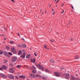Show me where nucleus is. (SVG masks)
Segmentation results:
<instances>
[{"label":"nucleus","instance_id":"nucleus-48","mask_svg":"<svg viewBox=\"0 0 80 80\" xmlns=\"http://www.w3.org/2000/svg\"><path fill=\"white\" fill-rule=\"evenodd\" d=\"M71 41H73V38H71Z\"/></svg>","mask_w":80,"mask_h":80},{"label":"nucleus","instance_id":"nucleus-61","mask_svg":"<svg viewBox=\"0 0 80 80\" xmlns=\"http://www.w3.org/2000/svg\"><path fill=\"white\" fill-rule=\"evenodd\" d=\"M72 11H73V10H72Z\"/></svg>","mask_w":80,"mask_h":80},{"label":"nucleus","instance_id":"nucleus-56","mask_svg":"<svg viewBox=\"0 0 80 80\" xmlns=\"http://www.w3.org/2000/svg\"><path fill=\"white\" fill-rule=\"evenodd\" d=\"M56 1H57V0H55L54 1V2H56Z\"/></svg>","mask_w":80,"mask_h":80},{"label":"nucleus","instance_id":"nucleus-15","mask_svg":"<svg viewBox=\"0 0 80 80\" xmlns=\"http://www.w3.org/2000/svg\"><path fill=\"white\" fill-rule=\"evenodd\" d=\"M71 79L72 80H75V77L73 76H71Z\"/></svg>","mask_w":80,"mask_h":80},{"label":"nucleus","instance_id":"nucleus-12","mask_svg":"<svg viewBox=\"0 0 80 80\" xmlns=\"http://www.w3.org/2000/svg\"><path fill=\"white\" fill-rule=\"evenodd\" d=\"M30 75L32 78H35V75L34 74H31Z\"/></svg>","mask_w":80,"mask_h":80},{"label":"nucleus","instance_id":"nucleus-63","mask_svg":"<svg viewBox=\"0 0 80 80\" xmlns=\"http://www.w3.org/2000/svg\"><path fill=\"white\" fill-rule=\"evenodd\" d=\"M40 10H42V9H41Z\"/></svg>","mask_w":80,"mask_h":80},{"label":"nucleus","instance_id":"nucleus-2","mask_svg":"<svg viewBox=\"0 0 80 80\" xmlns=\"http://www.w3.org/2000/svg\"><path fill=\"white\" fill-rule=\"evenodd\" d=\"M54 74L57 77H60V75H61L60 73L58 72H55L54 73Z\"/></svg>","mask_w":80,"mask_h":80},{"label":"nucleus","instance_id":"nucleus-58","mask_svg":"<svg viewBox=\"0 0 80 80\" xmlns=\"http://www.w3.org/2000/svg\"><path fill=\"white\" fill-rule=\"evenodd\" d=\"M76 76H78V74H76Z\"/></svg>","mask_w":80,"mask_h":80},{"label":"nucleus","instance_id":"nucleus-35","mask_svg":"<svg viewBox=\"0 0 80 80\" xmlns=\"http://www.w3.org/2000/svg\"><path fill=\"white\" fill-rule=\"evenodd\" d=\"M71 6L72 9H74V8H73V6L72 5H71Z\"/></svg>","mask_w":80,"mask_h":80},{"label":"nucleus","instance_id":"nucleus-49","mask_svg":"<svg viewBox=\"0 0 80 80\" xmlns=\"http://www.w3.org/2000/svg\"><path fill=\"white\" fill-rule=\"evenodd\" d=\"M64 11H63L62 12V13L63 14V12H64Z\"/></svg>","mask_w":80,"mask_h":80},{"label":"nucleus","instance_id":"nucleus-22","mask_svg":"<svg viewBox=\"0 0 80 80\" xmlns=\"http://www.w3.org/2000/svg\"><path fill=\"white\" fill-rule=\"evenodd\" d=\"M32 73H37V71H36V70H32Z\"/></svg>","mask_w":80,"mask_h":80},{"label":"nucleus","instance_id":"nucleus-36","mask_svg":"<svg viewBox=\"0 0 80 80\" xmlns=\"http://www.w3.org/2000/svg\"><path fill=\"white\" fill-rule=\"evenodd\" d=\"M0 70H3V68H2L0 67Z\"/></svg>","mask_w":80,"mask_h":80},{"label":"nucleus","instance_id":"nucleus-31","mask_svg":"<svg viewBox=\"0 0 80 80\" xmlns=\"http://www.w3.org/2000/svg\"><path fill=\"white\" fill-rule=\"evenodd\" d=\"M17 46L20 48V45L19 44H17Z\"/></svg>","mask_w":80,"mask_h":80},{"label":"nucleus","instance_id":"nucleus-9","mask_svg":"<svg viewBox=\"0 0 80 80\" xmlns=\"http://www.w3.org/2000/svg\"><path fill=\"white\" fill-rule=\"evenodd\" d=\"M19 78H22V79H25V78L26 77L25 76H19Z\"/></svg>","mask_w":80,"mask_h":80},{"label":"nucleus","instance_id":"nucleus-26","mask_svg":"<svg viewBox=\"0 0 80 80\" xmlns=\"http://www.w3.org/2000/svg\"><path fill=\"white\" fill-rule=\"evenodd\" d=\"M4 63H7L8 62V61L6 59H4Z\"/></svg>","mask_w":80,"mask_h":80},{"label":"nucleus","instance_id":"nucleus-45","mask_svg":"<svg viewBox=\"0 0 80 80\" xmlns=\"http://www.w3.org/2000/svg\"><path fill=\"white\" fill-rule=\"evenodd\" d=\"M18 36H20V34H19V33H18Z\"/></svg>","mask_w":80,"mask_h":80},{"label":"nucleus","instance_id":"nucleus-47","mask_svg":"<svg viewBox=\"0 0 80 80\" xmlns=\"http://www.w3.org/2000/svg\"><path fill=\"white\" fill-rule=\"evenodd\" d=\"M4 39L5 40H6L7 39V38H4Z\"/></svg>","mask_w":80,"mask_h":80},{"label":"nucleus","instance_id":"nucleus-18","mask_svg":"<svg viewBox=\"0 0 80 80\" xmlns=\"http://www.w3.org/2000/svg\"><path fill=\"white\" fill-rule=\"evenodd\" d=\"M31 70H33L36 68L34 66H32V67H31Z\"/></svg>","mask_w":80,"mask_h":80},{"label":"nucleus","instance_id":"nucleus-46","mask_svg":"<svg viewBox=\"0 0 80 80\" xmlns=\"http://www.w3.org/2000/svg\"><path fill=\"white\" fill-rule=\"evenodd\" d=\"M11 1L12 2H14V0H11Z\"/></svg>","mask_w":80,"mask_h":80},{"label":"nucleus","instance_id":"nucleus-16","mask_svg":"<svg viewBox=\"0 0 80 80\" xmlns=\"http://www.w3.org/2000/svg\"><path fill=\"white\" fill-rule=\"evenodd\" d=\"M4 54L5 56H7L8 55V52L7 51H4Z\"/></svg>","mask_w":80,"mask_h":80},{"label":"nucleus","instance_id":"nucleus-10","mask_svg":"<svg viewBox=\"0 0 80 80\" xmlns=\"http://www.w3.org/2000/svg\"><path fill=\"white\" fill-rule=\"evenodd\" d=\"M50 61L51 63H55V61L53 59H51L50 60Z\"/></svg>","mask_w":80,"mask_h":80},{"label":"nucleus","instance_id":"nucleus-14","mask_svg":"<svg viewBox=\"0 0 80 80\" xmlns=\"http://www.w3.org/2000/svg\"><path fill=\"white\" fill-rule=\"evenodd\" d=\"M11 51L12 52H15V48L12 47L11 48Z\"/></svg>","mask_w":80,"mask_h":80},{"label":"nucleus","instance_id":"nucleus-30","mask_svg":"<svg viewBox=\"0 0 80 80\" xmlns=\"http://www.w3.org/2000/svg\"><path fill=\"white\" fill-rule=\"evenodd\" d=\"M26 68H28V69H30V70H31V67H30H30H29L28 66H27L26 67Z\"/></svg>","mask_w":80,"mask_h":80},{"label":"nucleus","instance_id":"nucleus-13","mask_svg":"<svg viewBox=\"0 0 80 80\" xmlns=\"http://www.w3.org/2000/svg\"><path fill=\"white\" fill-rule=\"evenodd\" d=\"M36 78H41V76H40V75L38 74L37 75H36Z\"/></svg>","mask_w":80,"mask_h":80},{"label":"nucleus","instance_id":"nucleus-32","mask_svg":"<svg viewBox=\"0 0 80 80\" xmlns=\"http://www.w3.org/2000/svg\"><path fill=\"white\" fill-rule=\"evenodd\" d=\"M33 63H35V59L34 58L33 59Z\"/></svg>","mask_w":80,"mask_h":80},{"label":"nucleus","instance_id":"nucleus-27","mask_svg":"<svg viewBox=\"0 0 80 80\" xmlns=\"http://www.w3.org/2000/svg\"><path fill=\"white\" fill-rule=\"evenodd\" d=\"M17 68H21V65H18L17 66Z\"/></svg>","mask_w":80,"mask_h":80},{"label":"nucleus","instance_id":"nucleus-8","mask_svg":"<svg viewBox=\"0 0 80 80\" xmlns=\"http://www.w3.org/2000/svg\"><path fill=\"white\" fill-rule=\"evenodd\" d=\"M26 55V54L25 53H24L23 54H22L21 56V57L22 58H25V56Z\"/></svg>","mask_w":80,"mask_h":80},{"label":"nucleus","instance_id":"nucleus-44","mask_svg":"<svg viewBox=\"0 0 80 80\" xmlns=\"http://www.w3.org/2000/svg\"><path fill=\"white\" fill-rule=\"evenodd\" d=\"M77 80H80V78H77Z\"/></svg>","mask_w":80,"mask_h":80},{"label":"nucleus","instance_id":"nucleus-62","mask_svg":"<svg viewBox=\"0 0 80 80\" xmlns=\"http://www.w3.org/2000/svg\"><path fill=\"white\" fill-rule=\"evenodd\" d=\"M56 7H57V6H56Z\"/></svg>","mask_w":80,"mask_h":80},{"label":"nucleus","instance_id":"nucleus-40","mask_svg":"<svg viewBox=\"0 0 80 80\" xmlns=\"http://www.w3.org/2000/svg\"><path fill=\"white\" fill-rule=\"evenodd\" d=\"M38 73H42V72H41V71H39L38 72Z\"/></svg>","mask_w":80,"mask_h":80},{"label":"nucleus","instance_id":"nucleus-3","mask_svg":"<svg viewBox=\"0 0 80 80\" xmlns=\"http://www.w3.org/2000/svg\"><path fill=\"white\" fill-rule=\"evenodd\" d=\"M17 60V58L16 57H13L12 58V60L13 62H15Z\"/></svg>","mask_w":80,"mask_h":80},{"label":"nucleus","instance_id":"nucleus-33","mask_svg":"<svg viewBox=\"0 0 80 80\" xmlns=\"http://www.w3.org/2000/svg\"><path fill=\"white\" fill-rule=\"evenodd\" d=\"M9 55H12V53L11 52H8Z\"/></svg>","mask_w":80,"mask_h":80},{"label":"nucleus","instance_id":"nucleus-25","mask_svg":"<svg viewBox=\"0 0 80 80\" xmlns=\"http://www.w3.org/2000/svg\"><path fill=\"white\" fill-rule=\"evenodd\" d=\"M3 53V52L2 51V50H0V55H2Z\"/></svg>","mask_w":80,"mask_h":80},{"label":"nucleus","instance_id":"nucleus-42","mask_svg":"<svg viewBox=\"0 0 80 80\" xmlns=\"http://www.w3.org/2000/svg\"><path fill=\"white\" fill-rule=\"evenodd\" d=\"M4 30H5V31H7V28H5Z\"/></svg>","mask_w":80,"mask_h":80},{"label":"nucleus","instance_id":"nucleus-51","mask_svg":"<svg viewBox=\"0 0 80 80\" xmlns=\"http://www.w3.org/2000/svg\"><path fill=\"white\" fill-rule=\"evenodd\" d=\"M70 22H71L70 21L69 23L68 24V25H69V24H70Z\"/></svg>","mask_w":80,"mask_h":80},{"label":"nucleus","instance_id":"nucleus-23","mask_svg":"<svg viewBox=\"0 0 80 80\" xmlns=\"http://www.w3.org/2000/svg\"><path fill=\"white\" fill-rule=\"evenodd\" d=\"M40 66H41V65H40V64H37L36 65V67H39V68H40Z\"/></svg>","mask_w":80,"mask_h":80},{"label":"nucleus","instance_id":"nucleus-54","mask_svg":"<svg viewBox=\"0 0 80 80\" xmlns=\"http://www.w3.org/2000/svg\"><path fill=\"white\" fill-rule=\"evenodd\" d=\"M49 7H51V5H49Z\"/></svg>","mask_w":80,"mask_h":80},{"label":"nucleus","instance_id":"nucleus-20","mask_svg":"<svg viewBox=\"0 0 80 80\" xmlns=\"http://www.w3.org/2000/svg\"><path fill=\"white\" fill-rule=\"evenodd\" d=\"M21 46L22 47H23L24 48H25V47H27L26 45L24 44H21Z\"/></svg>","mask_w":80,"mask_h":80},{"label":"nucleus","instance_id":"nucleus-28","mask_svg":"<svg viewBox=\"0 0 80 80\" xmlns=\"http://www.w3.org/2000/svg\"><path fill=\"white\" fill-rule=\"evenodd\" d=\"M10 43L11 44H13L14 43V42L13 41H11L10 42Z\"/></svg>","mask_w":80,"mask_h":80},{"label":"nucleus","instance_id":"nucleus-53","mask_svg":"<svg viewBox=\"0 0 80 80\" xmlns=\"http://www.w3.org/2000/svg\"><path fill=\"white\" fill-rule=\"evenodd\" d=\"M16 78H17V79H18V78L17 77H16Z\"/></svg>","mask_w":80,"mask_h":80},{"label":"nucleus","instance_id":"nucleus-60","mask_svg":"<svg viewBox=\"0 0 80 80\" xmlns=\"http://www.w3.org/2000/svg\"><path fill=\"white\" fill-rule=\"evenodd\" d=\"M45 13H47V11H45Z\"/></svg>","mask_w":80,"mask_h":80},{"label":"nucleus","instance_id":"nucleus-29","mask_svg":"<svg viewBox=\"0 0 80 80\" xmlns=\"http://www.w3.org/2000/svg\"><path fill=\"white\" fill-rule=\"evenodd\" d=\"M46 72H49V70L47 69H45Z\"/></svg>","mask_w":80,"mask_h":80},{"label":"nucleus","instance_id":"nucleus-1","mask_svg":"<svg viewBox=\"0 0 80 80\" xmlns=\"http://www.w3.org/2000/svg\"><path fill=\"white\" fill-rule=\"evenodd\" d=\"M0 77H1L4 78H7V76L2 73L0 74Z\"/></svg>","mask_w":80,"mask_h":80},{"label":"nucleus","instance_id":"nucleus-43","mask_svg":"<svg viewBox=\"0 0 80 80\" xmlns=\"http://www.w3.org/2000/svg\"><path fill=\"white\" fill-rule=\"evenodd\" d=\"M65 5V4H62V5H61V6H62V7H63V5Z\"/></svg>","mask_w":80,"mask_h":80},{"label":"nucleus","instance_id":"nucleus-64","mask_svg":"<svg viewBox=\"0 0 80 80\" xmlns=\"http://www.w3.org/2000/svg\"><path fill=\"white\" fill-rule=\"evenodd\" d=\"M23 40H24V39H23Z\"/></svg>","mask_w":80,"mask_h":80},{"label":"nucleus","instance_id":"nucleus-55","mask_svg":"<svg viewBox=\"0 0 80 80\" xmlns=\"http://www.w3.org/2000/svg\"><path fill=\"white\" fill-rule=\"evenodd\" d=\"M54 13H55V12H53V13H52V14H53H53H54Z\"/></svg>","mask_w":80,"mask_h":80},{"label":"nucleus","instance_id":"nucleus-6","mask_svg":"<svg viewBox=\"0 0 80 80\" xmlns=\"http://www.w3.org/2000/svg\"><path fill=\"white\" fill-rule=\"evenodd\" d=\"M9 72L10 73H14V70L12 68H9Z\"/></svg>","mask_w":80,"mask_h":80},{"label":"nucleus","instance_id":"nucleus-19","mask_svg":"<svg viewBox=\"0 0 80 80\" xmlns=\"http://www.w3.org/2000/svg\"><path fill=\"white\" fill-rule=\"evenodd\" d=\"M75 58L76 59H78L79 58V56H78V55L75 56Z\"/></svg>","mask_w":80,"mask_h":80},{"label":"nucleus","instance_id":"nucleus-5","mask_svg":"<svg viewBox=\"0 0 80 80\" xmlns=\"http://www.w3.org/2000/svg\"><path fill=\"white\" fill-rule=\"evenodd\" d=\"M64 77H65V78H69L70 77V75H69V74L68 73H65L64 75Z\"/></svg>","mask_w":80,"mask_h":80},{"label":"nucleus","instance_id":"nucleus-52","mask_svg":"<svg viewBox=\"0 0 80 80\" xmlns=\"http://www.w3.org/2000/svg\"><path fill=\"white\" fill-rule=\"evenodd\" d=\"M52 11L53 12V11H54V9H52Z\"/></svg>","mask_w":80,"mask_h":80},{"label":"nucleus","instance_id":"nucleus-4","mask_svg":"<svg viewBox=\"0 0 80 80\" xmlns=\"http://www.w3.org/2000/svg\"><path fill=\"white\" fill-rule=\"evenodd\" d=\"M9 78L10 79H14V76L11 74L9 76Z\"/></svg>","mask_w":80,"mask_h":80},{"label":"nucleus","instance_id":"nucleus-59","mask_svg":"<svg viewBox=\"0 0 80 80\" xmlns=\"http://www.w3.org/2000/svg\"><path fill=\"white\" fill-rule=\"evenodd\" d=\"M43 12H42V14H43Z\"/></svg>","mask_w":80,"mask_h":80},{"label":"nucleus","instance_id":"nucleus-41","mask_svg":"<svg viewBox=\"0 0 80 80\" xmlns=\"http://www.w3.org/2000/svg\"><path fill=\"white\" fill-rule=\"evenodd\" d=\"M59 2V0H58L56 2V4H57V2Z\"/></svg>","mask_w":80,"mask_h":80},{"label":"nucleus","instance_id":"nucleus-39","mask_svg":"<svg viewBox=\"0 0 80 80\" xmlns=\"http://www.w3.org/2000/svg\"><path fill=\"white\" fill-rule=\"evenodd\" d=\"M50 41H51V42H54V41H53V40H50Z\"/></svg>","mask_w":80,"mask_h":80},{"label":"nucleus","instance_id":"nucleus-21","mask_svg":"<svg viewBox=\"0 0 80 80\" xmlns=\"http://www.w3.org/2000/svg\"><path fill=\"white\" fill-rule=\"evenodd\" d=\"M31 56V55H30V54H28L26 56V58H29Z\"/></svg>","mask_w":80,"mask_h":80},{"label":"nucleus","instance_id":"nucleus-11","mask_svg":"<svg viewBox=\"0 0 80 80\" xmlns=\"http://www.w3.org/2000/svg\"><path fill=\"white\" fill-rule=\"evenodd\" d=\"M39 68L41 69L42 70H44V67L42 66H40Z\"/></svg>","mask_w":80,"mask_h":80},{"label":"nucleus","instance_id":"nucleus-37","mask_svg":"<svg viewBox=\"0 0 80 80\" xmlns=\"http://www.w3.org/2000/svg\"><path fill=\"white\" fill-rule=\"evenodd\" d=\"M0 36H3V37H5V35L4 34H2V35H1Z\"/></svg>","mask_w":80,"mask_h":80},{"label":"nucleus","instance_id":"nucleus-57","mask_svg":"<svg viewBox=\"0 0 80 80\" xmlns=\"http://www.w3.org/2000/svg\"><path fill=\"white\" fill-rule=\"evenodd\" d=\"M63 69H64V68H61V70H63Z\"/></svg>","mask_w":80,"mask_h":80},{"label":"nucleus","instance_id":"nucleus-24","mask_svg":"<svg viewBox=\"0 0 80 80\" xmlns=\"http://www.w3.org/2000/svg\"><path fill=\"white\" fill-rule=\"evenodd\" d=\"M44 47L46 48V49H47L48 50V48H47V45L45 44L44 45Z\"/></svg>","mask_w":80,"mask_h":80},{"label":"nucleus","instance_id":"nucleus-34","mask_svg":"<svg viewBox=\"0 0 80 80\" xmlns=\"http://www.w3.org/2000/svg\"><path fill=\"white\" fill-rule=\"evenodd\" d=\"M9 65L10 67H12L13 66V64L12 63L10 64Z\"/></svg>","mask_w":80,"mask_h":80},{"label":"nucleus","instance_id":"nucleus-38","mask_svg":"<svg viewBox=\"0 0 80 80\" xmlns=\"http://www.w3.org/2000/svg\"><path fill=\"white\" fill-rule=\"evenodd\" d=\"M34 54L35 56H36V57H37V54H36V53H34Z\"/></svg>","mask_w":80,"mask_h":80},{"label":"nucleus","instance_id":"nucleus-50","mask_svg":"<svg viewBox=\"0 0 80 80\" xmlns=\"http://www.w3.org/2000/svg\"><path fill=\"white\" fill-rule=\"evenodd\" d=\"M43 78V79H45V78L43 77V78Z\"/></svg>","mask_w":80,"mask_h":80},{"label":"nucleus","instance_id":"nucleus-17","mask_svg":"<svg viewBox=\"0 0 80 80\" xmlns=\"http://www.w3.org/2000/svg\"><path fill=\"white\" fill-rule=\"evenodd\" d=\"M22 51L20 50L18 52V55H21V54H22Z\"/></svg>","mask_w":80,"mask_h":80},{"label":"nucleus","instance_id":"nucleus-7","mask_svg":"<svg viewBox=\"0 0 80 80\" xmlns=\"http://www.w3.org/2000/svg\"><path fill=\"white\" fill-rule=\"evenodd\" d=\"M2 67L4 70H7L8 68L7 67L6 65H2Z\"/></svg>","mask_w":80,"mask_h":80}]
</instances>
